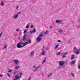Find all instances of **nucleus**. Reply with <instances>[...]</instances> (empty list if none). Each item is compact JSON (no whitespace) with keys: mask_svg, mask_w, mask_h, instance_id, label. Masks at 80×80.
I'll list each match as a JSON object with an SVG mask.
<instances>
[{"mask_svg":"<svg viewBox=\"0 0 80 80\" xmlns=\"http://www.w3.org/2000/svg\"><path fill=\"white\" fill-rule=\"evenodd\" d=\"M56 23H61L62 22V21L60 20H57L56 21Z\"/></svg>","mask_w":80,"mask_h":80,"instance_id":"6","label":"nucleus"},{"mask_svg":"<svg viewBox=\"0 0 80 80\" xmlns=\"http://www.w3.org/2000/svg\"><path fill=\"white\" fill-rule=\"evenodd\" d=\"M71 75L72 77H75V76L74 75V74H73V73H71Z\"/></svg>","mask_w":80,"mask_h":80,"instance_id":"34","label":"nucleus"},{"mask_svg":"<svg viewBox=\"0 0 80 80\" xmlns=\"http://www.w3.org/2000/svg\"><path fill=\"white\" fill-rule=\"evenodd\" d=\"M47 59V57H45V58L44 59L43 61H42V64H43L45 62V61H46V60Z\"/></svg>","mask_w":80,"mask_h":80,"instance_id":"9","label":"nucleus"},{"mask_svg":"<svg viewBox=\"0 0 80 80\" xmlns=\"http://www.w3.org/2000/svg\"><path fill=\"white\" fill-rule=\"evenodd\" d=\"M17 71H15L14 72H13V73L15 75V74L16 73H17Z\"/></svg>","mask_w":80,"mask_h":80,"instance_id":"22","label":"nucleus"},{"mask_svg":"<svg viewBox=\"0 0 80 80\" xmlns=\"http://www.w3.org/2000/svg\"><path fill=\"white\" fill-rule=\"evenodd\" d=\"M20 67V66H16L15 68L16 70H17V69L19 68Z\"/></svg>","mask_w":80,"mask_h":80,"instance_id":"15","label":"nucleus"},{"mask_svg":"<svg viewBox=\"0 0 80 80\" xmlns=\"http://www.w3.org/2000/svg\"><path fill=\"white\" fill-rule=\"evenodd\" d=\"M32 31L34 33H35L36 32V29H34Z\"/></svg>","mask_w":80,"mask_h":80,"instance_id":"25","label":"nucleus"},{"mask_svg":"<svg viewBox=\"0 0 80 80\" xmlns=\"http://www.w3.org/2000/svg\"><path fill=\"white\" fill-rule=\"evenodd\" d=\"M47 49H48V48H47Z\"/></svg>","mask_w":80,"mask_h":80,"instance_id":"54","label":"nucleus"},{"mask_svg":"<svg viewBox=\"0 0 80 80\" xmlns=\"http://www.w3.org/2000/svg\"><path fill=\"white\" fill-rule=\"evenodd\" d=\"M16 31H17V32H18V31H19V29H17L16 30Z\"/></svg>","mask_w":80,"mask_h":80,"instance_id":"44","label":"nucleus"},{"mask_svg":"<svg viewBox=\"0 0 80 80\" xmlns=\"http://www.w3.org/2000/svg\"><path fill=\"white\" fill-rule=\"evenodd\" d=\"M59 46V44H58L55 47V49H57V48H58V47Z\"/></svg>","mask_w":80,"mask_h":80,"instance_id":"24","label":"nucleus"},{"mask_svg":"<svg viewBox=\"0 0 80 80\" xmlns=\"http://www.w3.org/2000/svg\"><path fill=\"white\" fill-rule=\"evenodd\" d=\"M22 42H20L18 43L17 45V48H23V46H22Z\"/></svg>","mask_w":80,"mask_h":80,"instance_id":"2","label":"nucleus"},{"mask_svg":"<svg viewBox=\"0 0 80 80\" xmlns=\"http://www.w3.org/2000/svg\"><path fill=\"white\" fill-rule=\"evenodd\" d=\"M19 76H18V75H16L15 77V79L16 80H18V79H19Z\"/></svg>","mask_w":80,"mask_h":80,"instance_id":"13","label":"nucleus"},{"mask_svg":"<svg viewBox=\"0 0 80 80\" xmlns=\"http://www.w3.org/2000/svg\"><path fill=\"white\" fill-rule=\"evenodd\" d=\"M74 53L75 52V51H74Z\"/></svg>","mask_w":80,"mask_h":80,"instance_id":"52","label":"nucleus"},{"mask_svg":"<svg viewBox=\"0 0 80 80\" xmlns=\"http://www.w3.org/2000/svg\"><path fill=\"white\" fill-rule=\"evenodd\" d=\"M45 47V46L44 45L43 46V48H44Z\"/></svg>","mask_w":80,"mask_h":80,"instance_id":"50","label":"nucleus"},{"mask_svg":"<svg viewBox=\"0 0 80 80\" xmlns=\"http://www.w3.org/2000/svg\"><path fill=\"white\" fill-rule=\"evenodd\" d=\"M48 31H46V32H44V33L45 35H46V34H47L48 33Z\"/></svg>","mask_w":80,"mask_h":80,"instance_id":"23","label":"nucleus"},{"mask_svg":"<svg viewBox=\"0 0 80 80\" xmlns=\"http://www.w3.org/2000/svg\"><path fill=\"white\" fill-rule=\"evenodd\" d=\"M20 76H21L22 75V73L20 72Z\"/></svg>","mask_w":80,"mask_h":80,"instance_id":"39","label":"nucleus"},{"mask_svg":"<svg viewBox=\"0 0 80 80\" xmlns=\"http://www.w3.org/2000/svg\"><path fill=\"white\" fill-rule=\"evenodd\" d=\"M59 33H62V32H63V30H60L59 31Z\"/></svg>","mask_w":80,"mask_h":80,"instance_id":"26","label":"nucleus"},{"mask_svg":"<svg viewBox=\"0 0 80 80\" xmlns=\"http://www.w3.org/2000/svg\"><path fill=\"white\" fill-rule=\"evenodd\" d=\"M42 55H45V51L43 50V49H42V51L41 52Z\"/></svg>","mask_w":80,"mask_h":80,"instance_id":"4","label":"nucleus"},{"mask_svg":"<svg viewBox=\"0 0 80 80\" xmlns=\"http://www.w3.org/2000/svg\"><path fill=\"white\" fill-rule=\"evenodd\" d=\"M18 14H17L16 15H15L14 16H13V18H15V19L17 18H18Z\"/></svg>","mask_w":80,"mask_h":80,"instance_id":"10","label":"nucleus"},{"mask_svg":"<svg viewBox=\"0 0 80 80\" xmlns=\"http://www.w3.org/2000/svg\"><path fill=\"white\" fill-rule=\"evenodd\" d=\"M75 63V61L74 60V61H73L72 62H71V64H74V63Z\"/></svg>","mask_w":80,"mask_h":80,"instance_id":"19","label":"nucleus"},{"mask_svg":"<svg viewBox=\"0 0 80 80\" xmlns=\"http://www.w3.org/2000/svg\"><path fill=\"white\" fill-rule=\"evenodd\" d=\"M71 43V41H68V43Z\"/></svg>","mask_w":80,"mask_h":80,"instance_id":"36","label":"nucleus"},{"mask_svg":"<svg viewBox=\"0 0 80 80\" xmlns=\"http://www.w3.org/2000/svg\"><path fill=\"white\" fill-rule=\"evenodd\" d=\"M34 53L33 52V51H32L31 52V56L33 55Z\"/></svg>","mask_w":80,"mask_h":80,"instance_id":"21","label":"nucleus"},{"mask_svg":"<svg viewBox=\"0 0 80 80\" xmlns=\"http://www.w3.org/2000/svg\"><path fill=\"white\" fill-rule=\"evenodd\" d=\"M60 65V66H63L64 65V62L62 61H60L59 62Z\"/></svg>","mask_w":80,"mask_h":80,"instance_id":"3","label":"nucleus"},{"mask_svg":"<svg viewBox=\"0 0 80 80\" xmlns=\"http://www.w3.org/2000/svg\"><path fill=\"white\" fill-rule=\"evenodd\" d=\"M30 33H33V31H30Z\"/></svg>","mask_w":80,"mask_h":80,"instance_id":"32","label":"nucleus"},{"mask_svg":"<svg viewBox=\"0 0 80 80\" xmlns=\"http://www.w3.org/2000/svg\"><path fill=\"white\" fill-rule=\"evenodd\" d=\"M58 42H61V41H60V40H58Z\"/></svg>","mask_w":80,"mask_h":80,"instance_id":"43","label":"nucleus"},{"mask_svg":"<svg viewBox=\"0 0 80 80\" xmlns=\"http://www.w3.org/2000/svg\"><path fill=\"white\" fill-rule=\"evenodd\" d=\"M74 50H76V48H74Z\"/></svg>","mask_w":80,"mask_h":80,"instance_id":"45","label":"nucleus"},{"mask_svg":"<svg viewBox=\"0 0 80 80\" xmlns=\"http://www.w3.org/2000/svg\"><path fill=\"white\" fill-rule=\"evenodd\" d=\"M20 13H22L21 12H17V14H20Z\"/></svg>","mask_w":80,"mask_h":80,"instance_id":"42","label":"nucleus"},{"mask_svg":"<svg viewBox=\"0 0 80 80\" xmlns=\"http://www.w3.org/2000/svg\"><path fill=\"white\" fill-rule=\"evenodd\" d=\"M18 6H17V9H18Z\"/></svg>","mask_w":80,"mask_h":80,"instance_id":"46","label":"nucleus"},{"mask_svg":"<svg viewBox=\"0 0 80 80\" xmlns=\"http://www.w3.org/2000/svg\"><path fill=\"white\" fill-rule=\"evenodd\" d=\"M67 55V52L62 53L61 54V55Z\"/></svg>","mask_w":80,"mask_h":80,"instance_id":"16","label":"nucleus"},{"mask_svg":"<svg viewBox=\"0 0 80 80\" xmlns=\"http://www.w3.org/2000/svg\"><path fill=\"white\" fill-rule=\"evenodd\" d=\"M2 76L3 75H2V74H1L0 75V77H2Z\"/></svg>","mask_w":80,"mask_h":80,"instance_id":"40","label":"nucleus"},{"mask_svg":"<svg viewBox=\"0 0 80 80\" xmlns=\"http://www.w3.org/2000/svg\"><path fill=\"white\" fill-rule=\"evenodd\" d=\"M7 46H4V48H7Z\"/></svg>","mask_w":80,"mask_h":80,"instance_id":"37","label":"nucleus"},{"mask_svg":"<svg viewBox=\"0 0 80 80\" xmlns=\"http://www.w3.org/2000/svg\"><path fill=\"white\" fill-rule=\"evenodd\" d=\"M52 74H53L52 73H49L48 74V78H49V77H51V76H52Z\"/></svg>","mask_w":80,"mask_h":80,"instance_id":"14","label":"nucleus"},{"mask_svg":"<svg viewBox=\"0 0 80 80\" xmlns=\"http://www.w3.org/2000/svg\"><path fill=\"white\" fill-rule=\"evenodd\" d=\"M8 72H12V70L9 69V71Z\"/></svg>","mask_w":80,"mask_h":80,"instance_id":"35","label":"nucleus"},{"mask_svg":"<svg viewBox=\"0 0 80 80\" xmlns=\"http://www.w3.org/2000/svg\"><path fill=\"white\" fill-rule=\"evenodd\" d=\"M53 28V27L52 26H51L50 27V29Z\"/></svg>","mask_w":80,"mask_h":80,"instance_id":"31","label":"nucleus"},{"mask_svg":"<svg viewBox=\"0 0 80 80\" xmlns=\"http://www.w3.org/2000/svg\"><path fill=\"white\" fill-rule=\"evenodd\" d=\"M78 22H80V18L79 19V20H78Z\"/></svg>","mask_w":80,"mask_h":80,"instance_id":"48","label":"nucleus"},{"mask_svg":"<svg viewBox=\"0 0 80 80\" xmlns=\"http://www.w3.org/2000/svg\"><path fill=\"white\" fill-rule=\"evenodd\" d=\"M61 53H60V52H59L58 53H57V55H60V54H61Z\"/></svg>","mask_w":80,"mask_h":80,"instance_id":"28","label":"nucleus"},{"mask_svg":"<svg viewBox=\"0 0 80 80\" xmlns=\"http://www.w3.org/2000/svg\"><path fill=\"white\" fill-rule=\"evenodd\" d=\"M43 33H41L38 35V37L36 38V40L38 42H40V41L42 40V38H41L43 37Z\"/></svg>","mask_w":80,"mask_h":80,"instance_id":"1","label":"nucleus"},{"mask_svg":"<svg viewBox=\"0 0 80 80\" xmlns=\"http://www.w3.org/2000/svg\"><path fill=\"white\" fill-rule=\"evenodd\" d=\"M42 76H43V73H42Z\"/></svg>","mask_w":80,"mask_h":80,"instance_id":"49","label":"nucleus"},{"mask_svg":"<svg viewBox=\"0 0 80 80\" xmlns=\"http://www.w3.org/2000/svg\"><path fill=\"white\" fill-rule=\"evenodd\" d=\"M74 57H75V55L74 54L72 55V57H71V60H73V58H74Z\"/></svg>","mask_w":80,"mask_h":80,"instance_id":"20","label":"nucleus"},{"mask_svg":"<svg viewBox=\"0 0 80 80\" xmlns=\"http://www.w3.org/2000/svg\"><path fill=\"white\" fill-rule=\"evenodd\" d=\"M0 5L1 6H3V5H4V2H3L2 1Z\"/></svg>","mask_w":80,"mask_h":80,"instance_id":"18","label":"nucleus"},{"mask_svg":"<svg viewBox=\"0 0 80 80\" xmlns=\"http://www.w3.org/2000/svg\"><path fill=\"white\" fill-rule=\"evenodd\" d=\"M0 37H1V36L0 35Z\"/></svg>","mask_w":80,"mask_h":80,"instance_id":"53","label":"nucleus"},{"mask_svg":"<svg viewBox=\"0 0 80 80\" xmlns=\"http://www.w3.org/2000/svg\"><path fill=\"white\" fill-rule=\"evenodd\" d=\"M2 33H3V32H1V33L0 34V36H2Z\"/></svg>","mask_w":80,"mask_h":80,"instance_id":"41","label":"nucleus"},{"mask_svg":"<svg viewBox=\"0 0 80 80\" xmlns=\"http://www.w3.org/2000/svg\"><path fill=\"white\" fill-rule=\"evenodd\" d=\"M26 40H27V38H26V37L25 36V35H24L23 37V38L22 39V41H23L24 42H25Z\"/></svg>","mask_w":80,"mask_h":80,"instance_id":"5","label":"nucleus"},{"mask_svg":"<svg viewBox=\"0 0 80 80\" xmlns=\"http://www.w3.org/2000/svg\"><path fill=\"white\" fill-rule=\"evenodd\" d=\"M79 53H80V50L79 49H78L77 51L76 52V54H79Z\"/></svg>","mask_w":80,"mask_h":80,"instance_id":"17","label":"nucleus"},{"mask_svg":"<svg viewBox=\"0 0 80 80\" xmlns=\"http://www.w3.org/2000/svg\"><path fill=\"white\" fill-rule=\"evenodd\" d=\"M28 42V43H32V40L31 39L28 40V41L26 42Z\"/></svg>","mask_w":80,"mask_h":80,"instance_id":"12","label":"nucleus"},{"mask_svg":"<svg viewBox=\"0 0 80 80\" xmlns=\"http://www.w3.org/2000/svg\"><path fill=\"white\" fill-rule=\"evenodd\" d=\"M27 43H28V42H24V43H23L22 42V45H23L22 46L23 47H25V45H27Z\"/></svg>","mask_w":80,"mask_h":80,"instance_id":"7","label":"nucleus"},{"mask_svg":"<svg viewBox=\"0 0 80 80\" xmlns=\"http://www.w3.org/2000/svg\"><path fill=\"white\" fill-rule=\"evenodd\" d=\"M30 28H33V25H31L30 26Z\"/></svg>","mask_w":80,"mask_h":80,"instance_id":"27","label":"nucleus"},{"mask_svg":"<svg viewBox=\"0 0 80 80\" xmlns=\"http://www.w3.org/2000/svg\"><path fill=\"white\" fill-rule=\"evenodd\" d=\"M62 57L63 58H65V57H66V56L65 55H63Z\"/></svg>","mask_w":80,"mask_h":80,"instance_id":"38","label":"nucleus"},{"mask_svg":"<svg viewBox=\"0 0 80 80\" xmlns=\"http://www.w3.org/2000/svg\"><path fill=\"white\" fill-rule=\"evenodd\" d=\"M20 38H18V40H20Z\"/></svg>","mask_w":80,"mask_h":80,"instance_id":"51","label":"nucleus"},{"mask_svg":"<svg viewBox=\"0 0 80 80\" xmlns=\"http://www.w3.org/2000/svg\"><path fill=\"white\" fill-rule=\"evenodd\" d=\"M26 28H29V25H27L26 26Z\"/></svg>","mask_w":80,"mask_h":80,"instance_id":"30","label":"nucleus"},{"mask_svg":"<svg viewBox=\"0 0 80 80\" xmlns=\"http://www.w3.org/2000/svg\"><path fill=\"white\" fill-rule=\"evenodd\" d=\"M27 29H25L23 32V33H26V32H27Z\"/></svg>","mask_w":80,"mask_h":80,"instance_id":"29","label":"nucleus"},{"mask_svg":"<svg viewBox=\"0 0 80 80\" xmlns=\"http://www.w3.org/2000/svg\"><path fill=\"white\" fill-rule=\"evenodd\" d=\"M14 62L16 65H17L18 63V61L17 60H14Z\"/></svg>","mask_w":80,"mask_h":80,"instance_id":"8","label":"nucleus"},{"mask_svg":"<svg viewBox=\"0 0 80 80\" xmlns=\"http://www.w3.org/2000/svg\"><path fill=\"white\" fill-rule=\"evenodd\" d=\"M7 75L8 76V77H10V74L9 73H8Z\"/></svg>","mask_w":80,"mask_h":80,"instance_id":"33","label":"nucleus"},{"mask_svg":"<svg viewBox=\"0 0 80 80\" xmlns=\"http://www.w3.org/2000/svg\"><path fill=\"white\" fill-rule=\"evenodd\" d=\"M33 67L34 68H36V67H35V66H34Z\"/></svg>","mask_w":80,"mask_h":80,"instance_id":"47","label":"nucleus"},{"mask_svg":"<svg viewBox=\"0 0 80 80\" xmlns=\"http://www.w3.org/2000/svg\"><path fill=\"white\" fill-rule=\"evenodd\" d=\"M41 66H38V67H37L36 68V69L34 70V72H35V71H37V70H38V68H39Z\"/></svg>","mask_w":80,"mask_h":80,"instance_id":"11","label":"nucleus"}]
</instances>
